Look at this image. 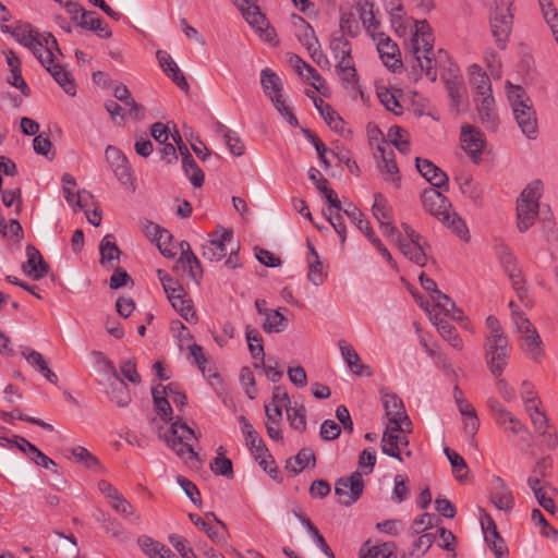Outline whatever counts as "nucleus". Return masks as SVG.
<instances>
[{
    "mask_svg": "<svg viewBox=\"0 0 558 558\" xmlns=\"http://www.w3.org/2000/svg\"><path fill=\"white\" fill-rule=\"evenodd\" d=\"M190 519L196 526L202 529L211 541H214L217 544L225 543V538L202 517H199L198 514L191 513Z\"/></svg>",
    "mask_w": 558,
    "mask_h": 558,
    "instance_id": "obj_60",
    "label": "nucleus"
},
{
    "mask_svg": "<svg viewBox=\"0 0 558 558\" xmlns=\"http://www.w3.org/2000/svg\"><path fill=\"white\" fill-rule=\"evenodd\" d=\"M485 542L494 553L496 558H507L508 548L498 531L485 532Z\"/></svg>",
    "mask_w": 558,
    "mask_h": 558,
    "instance_id": "obj_50",
    "label": "nucleus"
},
{
    "mask_svg": "<svg viewBox=\"0 0 558 558\" xmlns=\"http://www.w3.org/2000/svg\"><path fill=\"white\" fill-rule=\"evenodd\" d=\"M507 95L512 108L514 120L517 121L521 132L527 138L534 140L537 135V119L532 100L521 86L512 85L509 82Z\"/></svg>",
    "mask_w": 558,
    "mask_h": 558,
    "instance_id": "obj_3",
    "label": "nucleus"
},
{
    "mask_svg": "<svg viewBox=\"0 0 558 558\" xmlns=\"http://www.w3.org/2000/svg\"><path fill=\"white\" fill-rule=\"evenodd\" d=\"M542 182L534 180L521 192L517 201V228L526 232L536 221L539 213Z\"/></svg>",
    "mask_w": 558,
    "mask_h": 558,
    "instance_id": "obj_5",
    "label": "nucleus"
},
{
    "mask_svg": "<svg viewBox=\"0 0 558 558\" xmlns=\"http://www.w3.org/2000/svg\"><path fill=\"white\" fill-rule=\"evenodd\" d=\"M245 338L248 344V350L251 355L255 360H260L264 362L265 352L263 345V339L259 332L251 326H246L245 328Z\"/></svg>",
    "mask_w": 558,
    "mask_h": 558,
    "instance_id": "obj_47",
    "label": "nucleus"
},
{
    "mask_svg": "<svg viewBox=\"0 0 558 558\" xmlns=\"http://www.w3.org/2000/svg\"><path fill=\"white\" fill-rule=\"evenodd\" d=\"M521 398L524 403L525 410L534 409V405H539L541 401L537 398L534 387L527 380H524L521 385Z\"/></svg>",
    "mask_w": 558,
    "mask_h": 558,
    "instance_id": "obj_61",
    "label": "nucleus"
},
{
    "mask_svg": "<svg viewBox=\"0 0 558 558\" xmlns=\"http://www.w3.org/2000/svg\"><path fill=\"white\" fill-rule=\"evenodd\" d=\"M172 307L187 322V323H196V313L193 308L192 301L189 299L184 289H182L181 293H175L168 298Z\"/></svg>",
    "mask_w": 558,
    "mask_h": 558,
    "instance_id": "obj_33",
    "label": "nucleus"
},
{
    "mask_svg": "<svg viewBox=\"0 0 558 558\" xmlns=\"http://www.w3.org/2000/svg\"><path fill=\"white\" fill-rule=\"evenodd\" d=\"M100 264L102 266L112 268V262L119 260L121 251L116 243L113 234H106L99 244Z\"/></svg>",
    "mask_w": 558,
    "mask_h": 558,
    "instance_id": "obj_34",
    "label": "nucleus"
},
{
    "mask_svg": "<svg viewBox=\"0 0 558 558\" xmlns=\"http://www.w3.org/2000/svg\"><path fill=\"white\" fill-rule=\"evenodd\" d=\"M388 140L389 142L403 155L410 153V136L407 130L395 125L391 126L388 131Z\"/></svg>",
    "mask_w": 558,
    "mask_h": 558,
    "instance_id": "obj_43",
    "label": "nucleus"
},
{
    "mask_svg": "<svg viewBox=\"0 0 558 558\" xmlns=\"http://www.w3.org/2000/svg\"><path fill=\"white\" fill-rule=\"evenodd\" d=\"M343 213L348 216V218L356 225V227L365 234V236L373 242L377 236L372 231L369 222L363 219V214L353 205L349 204L347 208L343 209Z\"/></svg>",
    "mask_w": 558,
    "mask_h": 558,
    "instance_id": "obj_44",
    "label": "nucleus"
},
{
    "mask_svg": "<svg viewBox=\"0 0 558 558\" xmlns=\"http://www.w3.org/2000/svg\"><path fill=\"white\" fill-rule=\"evenodd\" d=\"M373 215L378 220L379 225H381L385 221L391 220V210L387 206V202L381 194L375 195V201L373 204Z\"/></svg>",
    "mask_w": 558,
    "mask_h": 558,
    "instance_id": "obj_58",
    "label": "nucleus"
},
{
    "mask_svg": "<svg viewBox=\"0 0 558 558\" xmlns=\"http://www.w3.org/2000/svg\"><path fill=\"white\" fill-rule=\"evenodd\" d=\"M436 302V306L444 312L445 316H450L453 319L460 320L462 318L461 311L457 308L456 303L441 291H437V295H432Z\"/></svg>",
    "mask_w": 558,
    "mask_h": 558,
    "instance_id": "obj_48",
    "label": "nucleus"
},
{
    "mask_svg": "<svg viewBox=\"0 0 558 558\" xmlns=\"http://www.w3.org/2000/svg\"><path fill=\"white\" fill-rule=\"evenodd\" d=\"M520 348L531 361L539 362L544 356L543 342L536 329L520 336Z\"/></svg>",
    "mask_w": 558,
    "mask_h": 558,
    "instance_id": "obj_24",
    "label": "nucleus"
},
{
    "mask_svg": "<svg viewBox=\"0 0 558 558\" xmlns=\"http://www.w3.org/2000/svg\"><path fill=\"white\" fill-rule=\"evenodd\" d=\"M354 8L359 17L373 39H376L379 31V22L374 14V4L369 0H354Z\"/></svg>",
    "mask_w": 558,
    "mask_h": 558,
    "instance_id": "obj_25",
    "label": "nucleus"
},
{
    "mask_svg": "<svg viewBox=\"0 0 558 558\" xmlns=\"http://www.w3.org/2000/svg\"><path fill=\"white\" fill-rule=\"evenodd\" d=\"M308 272L307 279L316 287L322 286L327 277V272L324 271V265L320 258L311 259L308 258Z\"/></svg>",
    "mask_w": 558,
    "mask_h": 558,
    "instance_id": "obj_56",
    "label": "nucleus"
},
{
    "mask_svg": "<svg viewBox=\"0 0 558 558\" xmlns=\"http://www.w3.org/2000/svg\"><path fill=\"white\" fill-rule=\"evenodd\" d=\"M264 317L262 328L267 333H279L288 327V319L278 310L265 312Z\"/></svg>",
    "mask_w": 558,
    "mask_h": 558,
    "instance_id": "obj_40",
    "label": "nucleus"
},
{
    "mask_svg": "<svg viewBox=\"0 0 558 558\" xmlns=\"http://www.w3.org/2000/svg\"><path fill=\"white\" fill-rule=\"evenodd\" d=\"M489 499L498 510L510 512L513 508L514 500L512 494L500 477L493 480Z\"/></svg>",
    "mask_w": 558,
    "mask_h": 558,
    "instance_id": "obj_21",
    "label": "nucleus"
},
{
    "mask_svg": "<svg viewBox=\"0 0 558 558\" xmlns=\"http://www.w3.org/2000/svg\"><path fill=\"white\" fill-rule=\"evenodd\" d=\"M470 83L476 90L477 98L492 95V84L488 75L477 64L469 66Z\"/></svg>",
    "mask_w": 558,
    "mask_h": 558,
    "instance_id": "obj_31",
    "label": "nucleus"
},
{
    "mask_svg": "<svg viewBox=\"0 0 558 558\" xmlns=\"http://www.w3.org/2000/svg\"><path fill=\"white\" fill-rule=\"evenodd\" d=\"M375 158L378 159L377 167L385 181L391 182L396 187H399L401 177L393 150L387 144L378 145Z\"/></svg>",
    "mask_w": 558,
    "mask_h": 558,
    "instance_id": "obj_16",
    "label": "nucleus"
},
{
    "mask_svg": "<svg viewBox=\"0 0 558 558\" xmlns=\"http://www.w3.org/2000/svg\"><path fill=\"white\" fill-rule=\"evenodd\" d=\"M210 469L216 475L232 477V462L225 456L222 447L218 448V456L210 462Z\"/></svg>",
    "mask_w": 558,
    "mask_h": 558,
    "instance_id": "obj_49",
    "label": "nucleus"
},
{
    "mask_svg": "<svg viewBox=\"0 0 558 558\" xmlns=\"http://www.w3.org/2000/svg\"><path fill=\"white\" fill-rule=\"evenodd\" d=\"M314 105L324 118L325 122L330 126L331 130L338 133H342L344 129V122L341 117L331 108V106L325 102L322 98L313 97Z\"/></svg>",
    "mask_w": 558,
    "mask_h": 558,
    "instance_id": "obj_35",
    "label": "nucleus"
},
{
    "mask_svg": "<svg viewBox=\"0 0 558 558\" xmlns=\"http://www.w3.org/2000/svg\"><path fill=\"white\" fill-rule=\"evenodd\" d=\"M245 441L251 453L258 462V464L263 468V470L266 473H268L271 478H277L278 469L275 464V460L269 453V450L267 449L260 436H255L254 438H250Z\"/></svg>",
    "mask_w": 558,
    "mask_h": 558,
    "instance_id": "obj_19",
    "label": "nucleus"
},
{
    "mask_svg": "<svg viewBox=\"0 0 558 558\" xmlns=\"http://www.w3.org/2000/svg\"><path fill=\"white\" fill-rule=\"evenodd\" d=\"M412 433V426L405 428V424L387 425L381 437V451L392 458L402 461L401 449L408 447V435Z\"/></svg>",
    "mask_w": 558,
    "mask_h": 558,
    "instance_id": "obj_10",
    "label": "nucleus"
},
{
    "mask_svg": "<svg viewBox=\"0 0 558 558\" xmlns=\"http://www.w3.org/2000/svg\"><path fill=\"white\" fill-rule=\"evenodd\" d=\"M381 402L386 416L389 421L388 425L405 424V428L412 426V422L407 414L403 401L393 392L386 389L380 391Z\"/></svg>",
    "mask_w": 558,
    "mask_h": 558,
    "instance_id": "obj_15",
    "label": "nucleus"
},
{
    "mask_svg": "<svg viewBox=\"0 0 558 558\" xmlns=\"http://www.w3.org/2000/svg\"><path fill=\"white\" fill-rule=\"evenodd\" d=\"M156 57L162 71L175 83V85L181 89H187L189 83L178 64L173 61L172 57L163 50H158Z\"/></svg>",
    "mask_w": 558,
    "mask_h": 558,
    "instance_id": "obj_26",
    "label": "nucleus"
},
{
    "mask_svg": "<svg viewBox=\"0 0 558 558\" xmlns=\"http://www.w3.org/2000/svg\"><path fill=\"white\" fill-rule=\"evenodd\" d=\"M430 319L442 339H445L452 348L462 350L463 341L457 333L456 328L448 320L440 317V314L433 315Z\"/></svg>",
    "mask_w": 558,
    "mask_h": 558,
    "instance_id": "obj_30",
    "label": "nucleus"
},
{
    "mask_svg": "<svg viewBox=\"0 0 558 558\" xmlns=\"http://www.w3.org/2000/svg\"><path fill=\"white\" fill-rule=\"evenodd\" d=\"M182 167L194 187H201L204 184L205 174L194 159L186 160Z\"/></svg>",
    "mask_w": 558,
    "mask_h": 558,
    "instance_id": "obj_55",
    "label": "nucleus"
},
{
    "mask_svg": "<svg viewBox=\"0 0 558 558\" xmlns=\"http://www.w3.org/2000/svg\"><path fill=\"white\" fill-rule=\"evenodd\" d=\"M543 16L548 24V26H557L558 25V11L553 2V0H537Z\"/></svg>",
    "mask_w": 558,
    "mask_h": 558,
    "instance_id": "obj_63",
    "label": "nucleus"
},
{
    "mask_svg": "<svg viewBox=\"0 0 558 558\" xmlns=\"http://www.w3.org/2000/svg\"><path fill=\"white\" fill-rule=\"evenodd\" d=\"M461 193L471 199L474 204L480 205L483 199V190L470 175L461 174L456 178Z\"/></svg>",
    "mask_w": 558,
    "mask_h": 558,
    "instance_id": "obj_38",
    "label": "nucleus"
},
{
    "mask_svg": "<svg viewBox=\"0 0 558 558\" xmlns=\"http://www.w3.org/2000/svg\"><path fill=\"white\" fill-rule=\"evenodd\" d=\"M399 248L402 254L408 257L410 260L414 262L418 266H424L426 264V254L423 250V246L420 242L415 241H398Z\"/></svg>",
    "mask_w": 558,
    "mask_h": 558,
    "instance_id": "obj_42",
    "label": "nucleus"
},
{
    "mask_svg": "<svg viewBox=\"0 0 558 558\" xmlns=\"http://www.w3.org/2000/svg\"><path fill=\"white\" fill-rule=\"evenodd\" d=\"M315 454L311 448L301 449L298 454L287 460L286 469L293 475L301 473L305 468L315 465Z\"/></svg>",
    "mask_w": 558,
    "mask_h": 558,
    "instance_id": "obj_36",
    "label": "nucleus"
},
{
    "mask_svg": "<svg viewBox=\"0 0 558 558\" xmlns=\"http://www.w3.org/2000/svg\"><path fill=\"white\" fill-rule=\"evenodd\" d=\"M407 62L414 70H420L432 81L437 78L434 60V36L426 20L416 21L415 33L410 40V52L405 54Z\"/></svg>",
    "mask_w": 558,
    "mask_h": 558,
    "instance_id": "obj_1",
    "label": "nucleus"
},
{
    "mask_svg": "<svg viewBox=\"0 0 558 558\" xmlns=\"http://www.w3.org/2000/svg\"><path fill=\"white\" fill-rule=\"evenodd\" d=\"M11 35L17 43L28 48L43 65H46L47 61H51V49L60 51L57 39L52 34L40 35L28 23L16 25Z\"/></svg>",
    "mask_w": 558,
    "mask_h": 558,
    "instance_id": "obj_4",
    "label": "nucleus"
},
{
    "mask_svg": "<svg viewBox=\"0 0 558 558\" xmlns=\"http://www.w3.org/2000/svg\"><path fill=\"white\" fill-rule=\"evenodd\" d=\"M422 205L426 211L436 217L442 223L450 220V201L436 189H426L421 195Z\"/></svg>",
    "mask_w": 558,
    "mask_h": 558,
    "instance_id": "obj_12",
    "label": "nucleus"
},
{
    "mask_svg": "<svg viewBox=\"0 0 558 558\" xmlns=\"http://www.w3.org/2000/svg\"><path fill=\"white\" fill-rule=\"evenodd\" d=\"M289 63L304 81H311L312 86L318 93H323L325 81L315 68L310 65L298 54H291L289 57Z\"/></svg>",
    "mask_w": 558,
    "mask_h": 558,
    "instance_id": "obj_22",
    "label": "nucleus"
},
{
    "mask_svg": "<svg viewBox=\"0 0 558 558\" xmlns=\"http://www.w3.org/2000/svg\"><path fill=\"white\" fill-rule=\"evenodd\" d=\"M460 141L463 150L472 161L478 163L485 147L484 134L474 126L465 124L461 128Z\"/></svg>",
    "mask_w": 558,
    "mask_h": 558,
    "instance_id": "obj_17",
    "label": "nucleus"
},
{
    "mask_svg": "<svg viewBox=\"0 0 558 558\" xmlns=\"http://www.w3.org/2000/svg\"><path fill=\"white\" fill-rule=\"evenodd\" d=\"M93 354L95 355L97 362L104 363L106 365L108 372L112 377V380L110 381L109 387L106 391L108 398L112 402H114L119 408L128 407L132 401V397L128 385L119 376L112 362H110L102 352L94 351Z\"/></svg>",
    "mask_w": 558,
    "mask_h": 558,
    "instance_id": "obj_9",
    "label": "nucleus"
},
{
    "mask_svg": "<svg viewBox=\"0 0 558 558\" xmlns=\"http://www.w3.org/2000/svg\"><path fill=\"white\" fill-rule=\"evenodd\" d=\"M286 412L290 426L293 429L301 433L306 429V410L304 407H289L287 408Z\"/></svg>",
    "mask_w": 558,
    "mask_h": 558,
    "instance_id": "obj_51",
    "label": "nucleus"
},
{
    "mask_svg": "<svg viewBox=\"0 0 558 558\" xmlns=\"http://www.w3.org/2000/svg\"><path fill=\"white\" fill-rule=\"evenodd\" d=\"M271 102L277 111L292 125H298V119L291 109L286 105L282 95L271 96Z\"/></svg>",
    "mask_w": 558,
    "mask_h": 558,
    "instance_id": "obj_62",
    "label": "nucleus"
},
{
    "mask_svg": "<svg viewBox=\"0 0 558 558\" xmlns=\"http://www.w3.org/2000/svg\"><path fill=\"white\" fill-rule=\"evenodd\" d=\"M148 228L154 229L153 240L157 243L160 253L166 257H173L175 253L171 247L172 234L154 222H148Z\"/></svg>",
    "mask_w": 558,
    "mask_h": 558,
    "instance_id": "obj_39",
    "label": "nucleus"
},
{
    "mask_svg": "<svg viewBox=\"0 0 558 558\" xmlns=\"http://www.w3.org/2000/svg\"><path fill=\"white\" fill-rule=\"evenodd\" d=\"M233 3L241 11L244 20L259 33L264 40L268 43L275 40V29L269 26L265 15L260 12V0H233Z\"/></svg>",
    "mask_w": 558,
    "mask_h": 558,
    "instance_id": "obj_8",
    "label": "nucleus"
},
{
    "mask_svg": "<svg viewBox=\"0 0 558 558\" xmlns=\"http://www.w3.org/2000/svg\"><path fill=\"white\" fill-rule=\"evenodd\" d=\"M396 549L393 542H386L379 545H371V542H365L359 551V558H389Z\"/></svg>",
    "mask_w": 558,
    "mask_h": 558,
    "instance_id": "obj_37",
    "label": "nucleus"
},
{
    "mask_svg": "<svg viewBox=\"0 0 558 558\" xmlns=\"http://www.w3.org/2000/svg\"><path fill=\"white\" fill-rule=\"evenodd\" d=\"M181 256L178 260L183 270L189 271V275L194 280H198L203 275V269L198 258L192 252L190 244L186 241L180 243Z\"/></svg>",
    "mask_w": 558,
    "mask_h": 558,
    "instance_id": "obj_28",
    "label": "nucleus"
},
{
    "mask_svg": "<svg viewBox=\"0 0 558 558\" xmlns=\"http://www.w3.org/2000/svg\"><path fill=\"white\" fill-rule=\"evenodd\" d=\"M488 332L485 337V360L487 367L494 377L502 375L508 365L511 345L499 320L494 316L486 318Z\"/></svg>",
    "mask_w": 558,
    "mask_h": 558,
    "instance_id": "obj_2",
    "label": "nucleus"
},
{
    "mask_svg": "<svg viewBox=\"0 0 558 558\" xmlns=\"http://www.w3.org/2000/svg\"><path fill=\"white\" fill-rule=\"evenodd\" d=\"M499 258H500L501 265L509 278L512 277V275L518 276V275L522 274L521 268H519L517 265L515 257L512 255V253L509 251L508 247H506V246L501 247V250L499 252Z\"/></svg>",
    "mask_w": 558,
    "mask_h": 558,
    "instance_id": "obj_57",
    "label": "nucleus"
},
{
    "mask_svg": "<svg viewBox=\"0 0 558 558\" xmlns=\"http://www.w3.org/2000/svg\"><path fill=\"white\" fill-rule=\"evenodd\" d=\"M446 87L450 99L451 109L456 110V112H459V107L461 105L462 98L465 95V87L462 80L460 77H453L447 81Z\"/></svg>",
    "mask_w": 558,
    "mask_h": 558,
    "instance_id": "obj_46",
    "label": "nucleus"
},
{
    "mask_svg": "<svg viewBox=\"0 0 558 558\" xmlns=\"http://www.w3.org/2000/svg\"><path fill=\"white\" fill-rule=\"evenodd\" d=\"M364 490V482L362 474L357 471L349 476L340 477L335 484V494L343 506H351L356 502Z\"/></svg>",
    "mask_w": 558,
    "mask_h": 558,
    "instance_id": "obj_11",
    "label": "nucleus"
},
{
    "mask_svg": "<svg viewBox=\"0 0 558 558\" xmlns=\"http://www.w3.org/2000/svg\"><path fill=\"white\" fill-rule=\"evenodd\" d=\"M80 27L95 32L100 38H110L112 35L108 24L93 11H87V13L81 15Z\"/></svg>",
    "mask_w": 558,
    "mask_h": 558,
    "instance_id": "obj_32",
    "label": "nucleus"
},
{
    "mask_svg": "<svg viewBox=\"0 0 558 558\" xmlns=\"http://www.w3.org/2000/svg\"><path fill=\"white\" fill-rule=\"evenodd\" d=\"M260 84L265 94L271 99V96L282 95L281 78L270 69L266 68L260 72Z\"/></svg>",
    "mask_w": 558,
    "mask_h": 558,
    "instance_id": "obj_41",
    "label": "nucleus"
},
{
    "mask_svg": "<svg viewBox=\"0 0 558 558\" xmlns=\"http://www.w3.org/2000/svg\"><path fill=\"white\" fill-rule=\"evenodd\" d=\"M137 544L141 549L147 555L149 558H157L162 550L163 554H167L166 546L161 543L154 541L151 537L143 535L137 539Z\"/></svg>",
    "mask_w": 558,
    "mask_h": 558,
    "instance_id": "obj_54",
    "label": "nucleus"
},
{
    "mask_svg": "<svg viewBox=\"0 0 558 558\" xmlns=\"http://www.w3.org/2000/svg\"><path fill=\"white\" fill-rule=\"evenodd\" d=\"M159 437L165 440L167 446L173 450L180 458L185 461L192 459L198 460V454L194 451L191 440H196L197 437L194 430L181 422V420L174 421L170 428L163 434H159Z\"/></svg>",
    "mask_w": 558,
    "mask_h": 558,
    "instance_id": "obj_6",
    "label": "nucleus"
},
{
    "mask_svg": "<svg viewBox=\"0 0 558 558\" xmlns=\"http://www.w3.org/2000/svg\"><path fill=\"white\" fill-rule=\"evenodd\" d=\"M338 344L341 351V355L352 373L359 376L372 375L369 366L361 363L359 354L351 344L347 343L344 340H340Z\"/></svg>",
    "mask_w": 558,
    "mask_h": 558,
    "instance_id": "obj_29",
    "label": "nucleus"
},
{
    "mask_svg": "<svg viewBox=\"0 0 558 558\" xmlns=\"http://www.w3.org/2000/svg\"><path fill=\"white\" fill-rule=\"evenodd\" d=\"M233 240V231L218 227L210 239L203 245L202 255L210 262L221 260L227 255V245Z\"/></svg>",
    "mask_w": 558,
    "mask_h": 558,
    "instance_id": "obj_13",
    "label": "nucleus"
},
{
    "mask_svg": "<svg viewBox=\"0 0 558 558\" xmlns=\"http://www.w3.org/2000/svg\"><path fill=\"white\" fill-rule=\"evenodd\" d=\"M27 260L23 264V271L34 280L44 278L49 270L48 264L44 260L40 252L32 244L26 246Z\"/></svg>",
    "mask_w": 558,
    "mask_h": 558,
    "instance_id": "obj_20",
    "label": "nucleus"
},
{
    "mask_svg": "<svg viewBox=\"0 0 558 558\" xmlns=\"http://www.w3.org/2000/svg\"><path fill=\"white\" fill-rule=\"evenodd\" d=\"M444 452L451 464L456 480L459 482L465 481L469 474V466L463 457L450 448H445Z\"/></svg>",
    "mask_w": 558,
    "mask_h": 558,
    "instance_id": "obj_45",
    "label": "nucleus"
},
{
    "mask_svg": "<svg viewBox=\"0 0 558 558\" xmlns=\"http://www.w3.org/2000/svg\"><path fill=\"white\" fill-rule=\"evenodd\" d=\"M329 47L333 58L337 60L351 54V44L343 36L331 38Z\"/></svg>",
    "mask_w": 558,
    "mask_h": 558,
    "instance_id": "obj_59",
    "label": "nucleus"
},
{
    "mask_svg": "<svg viewBox=\"0 0 558 558\" xmlns=\"http://www.w3.org/2000/svg\"><path fill=\"white\" fill-rule=\"evenodd\" d=\"M301 27L298 33V38L300 43L306 48V50L311 48H315L319 43L315 35L314 28L301 16L298 17Z\"/></svg>",
    "mask_w": 558,
    "mask_h": 558,
    "instance_id": "obj_52",
    "label": "nucleus"
},
{
    "mask_svg": "<svg viewBox=\"0 0 558 558\" xmlns=\"http://www.w3.org/2000/svg\"><path fill=\"white\" fill-rule=\"evenodd\" d=\"M44 66L68 95L75 96L76 85L71 73L64 70L62 65L54 63L53 49H51V61H47Z\"/></svg>",
    "mask_w": 558,
    "mask_h": 558,
    "instance_id": "obj_27",
    "label": "nucleus"
},
{
    "mask_svg": "<svg viewBox=\"0 0 558 558\" xmlns=\"http://www.w3.org/2000/svg\"><path fill=\"white\" fill-rule=\"evenodd\" d=\"M481 123L487 129L495 131L499 123L498 113L496 111L495 99L493 95L474 98Z\"/></svg>",
    "mask_w": 558,
    "mask_h": 558,
    "instance_id": "obj_23",
    "label": "nucleus"
},
{
    "mask_svg": "<svg viewBox=\"0 0 558 558\" xmlns=\"http://www.w3.org/2000/svg\"><path fill=\"white\" fill-rule=\"evenodd\" d=\"M510 7L511 2L509 0H499L490 14L492 34L498 48L502 50L507 47L513 24Z\"/></svg>",
    "mask_w": 558,
    "mask_h": 558,
    "instance_id": "obj_7",
    "label": "nucleus"
},
{
    "mask_svg": "<svg viewBox=\"0 0 558 558\" xmlns=\"http://www.w3.org/2000/svg\"><path fill=\"white\" fill-rule=\"evenodd\" d=\"M378 97L380 99V102L388 109L389 111H392L395 114H401L402 113V107L395 96L393 93H391L389 89H383L378 92Z\"/></svg>",
    "mask_w": 558,
    "mask_h": 558,
    "instance_id": "obj_64",
    "label": "nucleus"
},
{
    "mask_svg": "<svg viewBox=\"0 0 558 558\" xmlns=\"http://www.w3.org/2000/svg\"><path fill=\"white\" fill-rule=\"evenodd\" d=\"M71 454L76 462L82 463L85 468L95 469L100 465L99 460L85 447H73L71 449Z\"/></svg>",
    "mask_w": 558,
    "mask_h": 558,
    "instance_id": "obj_53",
    "label": "nucleus"
},
{
    "mask_svg": "<svg viewBox=\"0 0 558 558\" xmlns=\"http://www.w3.org/2000/svg\"><path fill=\"white\" fill-rule=\"evenodd\" d=\"M375 40L377 51L384 64L392 72L400 70L402 68V60L398 45L383 32L377 33Z\"/></svg>",
    "mask_w": 558,
    "mask_h": 558,
    "instance_id": "obj_18",
    "label": "nucleus"
},
{
    "mask_svg": "<svg viewBox=\"0 0 558 558\" xmlns=\"http://www.w3.org/2000/svg\"><path fill=\"white\" fill-rule=\"evenodd\" d=\"M105 157L118 181L124 186H133L132 169L126 156L116 146L108 145Z\"/></svg>",
    "mask_w": 558,
    "mask_h": 558,
    "instance_id": "obj_14",
    "label": "nucleus"
}]
</instances>
